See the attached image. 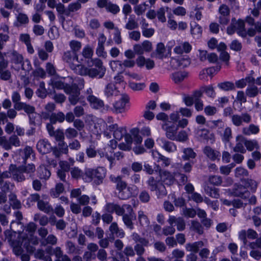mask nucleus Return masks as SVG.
Returning a JSON list of instances; mask_svg holds the SVG:
<instances>
[{"mask_svg":"<svg viewBox=\"0 0 261 261\" xmlns=\"http://www.w3.org/2000/svg\"><path fill=\"white\" fill-rule=\"evenodd\" d=\"M259 131V127L254 124H251L248 127H244L242 129L243 134L247 136H249L251 134H257Z\"/></svg>","mask_w":261,"mask_h":261,"instance_id":"obj_30","label":"nucleus"},{"mask_svg":"<svg viewBox=\"0 0 261 261\" xmlns=\"http://www.w3.org/2000/svg\"><path fill=\"white\" fill-rule=\"evenodd\" d=\"M37 96L41 98H44L46 97L47 91L45 88V84L44 82H40L38 89L36 91Z\"/></svg>","mask_w":261,"mask_h":261,"instance_id":"obj_47","label":"nucleus"},{"mask_svg":"<svg viewBox=\"0 0 261 261\" xmlns=\"http://www.w3.org/2000/svg\"><path fill=\"white\" fill-rule=\"evenodd\" d=\"M37 148L41 153L45 154L49 152L50 145L47 141L44 139L40 140L37 143Z\"/></svg>","mask_w":261,"mask_h":261,"instance_id":"obj_26","label":"nucleus"},{"mask_svg":"<svg viewBox=\"0 0 261 261\" xmlns=\"http://www.w3.org/2000/svg\"><path fill=\"white\" fill-rule=\"evenodd\" d=\"M38 208L41 211L46 214L53 213L54 209L48 202L43 200L39 201L37 203Z\"/></svg>","mask_w":261,"mask_h":261,"instance_id":"obj_27","label":"nucleus"},{"mask_svg":"<svg viewBox=\"0 0 261 261\" xmlns=\"http://www.w3.org/2000/svg\"><path fill=\"white\" fill-rule=\"evenodd\" d=\"M63 60L68 64L70 68L74 67L75 63H79V59L76 53H74L70 50L64 53Z\"/></svg>","mask_w":261,"mask_h":261,"instance_id":"obj_14","label":"nucleus"},{"mask_svg":"<svg viewBox=\"0 0 261 261\" xmlns=\"http://www.w3.org/2000/svg\"><path fill=\"white\" fill-rule=\"evenodd\" d=\"M65 134L67 138L73 139L76 137L78 132L76 129L72 127H68L65 129Z\"/></svg>","mask_w":261,"mask_h":261,"instance_id":"obj_53","label":"nucleus"},{"mask_svg":"<svg viewBox=\"0 0 261 261\" xmlns=\"http://www.w3.org/2000/svg\"><path fill=\"white\" fill-rule=\"evenodd\" d=\"M108 129L113 132V136L117 140H120L126 134V130L122 127H119L117 124H112L108 126Z\"/></svg>","mask_w":261,"mask_h":261,"instance_id":"obj_17","label":"nucleus"},{"mask_svg":"<svg viewBox=\"0 0 261 261\" xmlns=\"http://www.w3.org/2000/svg\"><path fill=\"white\" fill-rule=\"evenodd\" d=\"M69 94L68 100L72 105H75L79 101L80 91L79 90L76 84H72L69 92H66Z\"/></svg>","mask_w":261,"mask_h":261,"instance_id":"obj_13","label":"nucleus"},{"mask_svg":"<svg viewBox=\"0 0 261 261\" xmlns=\"http://www.w3.org/2000/svg\"><path fill=\"white\" fill-rule=\"evenodd\" d=\"M217 132L222 141L225 143L228 142L232 137L231 128L230 127L227 126L224 130H218Z\"/></svg>","mask_w":261,"mask_h":261,"instance_id":"obj_24","label":"nucleus"},{"mask_svg":"<svg viewBox=\"0 0 261 261\" xmlns=\"http://www.w3.org/2000/svg\"><path fill=\"white\" fill-rule=\"evenodd\" d=\"M202 30L198 24L194 23L191 24V33L194 38H199L202 34Z\"/></svg>","mask_w":261,"mask_h":261,"instance_id":"obj_37","label":"nucleus"},{"mask_svg":"<svg viewBox=\"0 0 261 261\" xmlns=\"http://www.w3.org/2000/svg\"><path fill=\"white\" fill-rule=\"evenodd\" d=\"M139 24L137 21L133 18H129L126 22L125 28L126 30H133L136 29L138 28Z\"/></svg>","mask_w":261,"mask_h":261,"instance_id":"obj_50","label":"nucleus"},{"mask_svg":"<svg viewBox=\"0 0 261 261\" xmlns=\"http://www.w3.org/2000/svg\"><path fill=\"white\" fill-rule=\"evenodd\" d=\"M96 256L100 261H107V253L102 248H100L98 250Z\"/></svg>","mask_w":261,"mask_h":261,"instance_id":"obj_63","label":"nucleus"},{"mask_svg":"<svg viewBox=\"0 0 261 261\" xmlns=\"http://www.w3.org/2000/svg\"><path fill=\"white\" fill-rule=\"evenodd\" d=\"M242 183L246 187V189L249 188L252 192H255L258 186V183L255 180L250 178H245L242 180Z\"/></svg>","mask_w":261,"mask_h":261,"instance_id":"obj_32","label":"nucleus"},{"mask_svg":"<svg viewBox=\"0 0 261 261\" xmlns=\"http://www.w3.org/2000/svg\"><path fill=\"white\" fill-rule=\"evenodd\" d=\"M87 100L95 109H99L104 107L103 101L93 95H90Z\"/></svg>","mask_w":261,"mask_h":261,"instance_id":"obj_25","label":"nucleus"},{"mask_svg":"<svg viewBox=\"0 0 261 261\" xmlns=\"http://www.w3.org/2000/svg\"><path fill=\"white\" fill-rule=\"evenodd\" d=\"M203 153L212 161H215L220 156L219 151L215 150L208 146L204 148Z\"/></svg>","mask_w":261,"mask_h":261,"instance_id":"obj_22","label":"nucleus"},{"mask_svg":"<svg viewBox=\"0 0 261 261\" xmlns=\"http://www.w3.org/2000/svg\"><path fill=\"white\" fill-rule=\"evenodd\" d=\"M182 158L184 160H189L193 159L196 156V153L191 148L185 149L183 151Z\"/></svg>","mask_w":261,"mask_h":261,"instance_id":"obj_51","label":"nucleus"},{"mask_svg":"<svg viewBox=\"0 0 261 261\" xmlns=\"http://www.w3.org/2000/svg\"><path fill=\"white\" fill-rule=\"evenodd\" d=\"M159 173L161 181L165 184L171 185L174 183L175 181L174 177L170 173L161 170L159 171Z\"/></svg>","mask_w":261,"mask_h":261,"instance_id":"obj_21","label":"nucleus"},{"mask_svg":"<svg viewBox=\"0 0 261 261\" xmlns=\"http://www.w3.org/2000/svg\"><path fill=\"white\" fill-rule=\"evenodd\" d=\"M5 239L7 240L10 246L13 248L14 254L19 256L23 252L21 247L23 245L27 251L29 253H33L35 248L30 245V243L34 245L38 244L39 241L37 237L32 234H28L24 231L19 232L18 233L14 231L11 228L4 231Z\"/></svg>","mask_w":261,"mask_h":261,"instance_id":"obj_1","label":"nucleus"},{"mask_svg":"<svg viewBox=\"0 0 261 261\" xmlns=\"http://www.w3.org/2000/svg\"><path fill=\"white\" fill-rule=\"evenodd\" d=\"M32 74L36 79L44 78L46 75V73L44 69L38 68L33 71Z\"/></svg>","mask_w":261,"mask_h":261,"instance_id":"obj_62","label":"nucleus"},{"mask_svg":"<svg viewBox=\"0 0 261 261\" xmlns=\"http://www.w3.org/2000/svg\"><path fill=\"white\" fill-rule=\"evenodd\" d=\"M116 92V88L115 87V86L111 83L108 84L106 86L104 91L105 95L107 98H109L113 96Z\"/></svg>","mask_w":261,"mask_h":261,"instance_id":"obj_44","label":"nucleus"},{"mask_svg":"<svg viewBox=\"0 0 261 261\" xmlns=\"http://www.w3.org/2000/svg\"><path fill=\"white\" fill-rule=\"evenodd\" d=\"M191 228L199 234H202L203 233V228L201 224L197 221H192Z\"/></svg>","mask_w":261,"mask_h":261,"instance_id":"obj_54","label":"nucleus"},{"mask_svg":"<svg viewBox=\"0 0 261 261\" xmlns=\"http://www.w3.org/2000/svg\"><path fill=\"white\" fill-rule=\"evenodd\" d=\"M152 155L153 158L158 162L162 161L165 166H168L170 164V160L168 158L161 154L158 151H153Z\"/></svg>","mask_w":261,"mask_h":261,"instance_id":"obj_39","label":"nucleus"},{"mask_svg":"<svg viewBox=\"0 0 261 261\" xmlns=\"http://www.w3.org/2000/svg\"><path fill=\"white\" fill-rule=\"evenodd\" d=\"M218 87L224 91H229L234 89L233 83L230 82H225L218 84Z\"/></svg>","mask_w":261,"mask_h":261,"instance_id":"obj_52","label":"nucleus"},{"mask_svg":"<svg viewBox=\"0 0 261 261\" xmlns=\"http://www.w3.org/2000/svg\"><path fill=\"white\" fill-rule=\"evenodd\" d=\"M91 62H92V65L94 66L96 68L106 73V68L103 65V63L100 59L95 58L92 59Z\"/></svg>","mask_w":261,"mask_h":261,"instance_id":"obj_49","label":"nucleus"},{"mask_svg":"<svg viewBox=\"0 0 261 261\" xmlns=\"http://www.w3.org/2000/svg\"><path fill=\"white\" fill-rule=\"evenodd\" d=\"M17 25H21L29 23V19L27 14L23 13H19L16 16Z\"/></svg>","mask_w":261,"mask_h":261,"instance_id":"obj_40","label":"nucleus"},{"mask_svg":"<svg viewBox=\"0 0 261 261\" xmlns=\"http://www.w3.org/2000/svg\"><path fill=\"white\" fill-rule=\"evenodd\" d=\"M179 122L172 126H168L166 129V136L171 140H178L179 133L178 132Z\"/></svg>","mask_w":261,"mask_h":261,"instance_id":"obj_19","label":"nucleus"},{"mask_svg":"<svg viewBox=\"0 0 261 261\" xmlns=\"http://www.w3.org/2000/svg\"><path fill=\"white\" fill-rule=\"evenodd\" d=\"M11 62L14 63L15 64H21V68L23 70H30L31 66L30 63L28 64V67L25 69L23 65V57L22 55L20 54L19 53L15 50H13L11 53Z\"/></svg>","mask_w":261,"mask_h":261,"instance_id":"obj_15","label":"nucleus"},{"mask_svg":"<svg viewBox=\"0 0 261 261\" xmlns=\"http://www.w3.org/2000/svg\"><path fill=\"white\" fill-rule=\"evenodd\" d=\"M132 239L135 242L134 250L137 255H143L145 253V247H147L149 244V241L141 237L138 233L134 232L132 234Z\"/></svg>","mask_w":261,"mask_h":261,"instance_id":"obj_5","label":"nucleus"},{"mask_svg":"<svg viewBox=\"0 0 261 261\" xmlns=\"http://www.w3.org/2000/svg\"><path fill=\"white\" fill-rule=\"evenodd\" d=\"M236 140L237 143L233 147V150L236 152L245 153L246 151V149L243 146V144H245V137L241 135H239L236 137Z\"/></svg>","mask_w":261,"mask_h":261,"instance_id":"obj_20","label":"nucleus"},{"mask_svg":"<svg viewBox=\"0 0 261 261\" xmlns=\"http://www.w3.org/2000/svg\"><path fill=\"white\" fill-rule=\"evenodd\" d=\"M42 115L45 119L49 118L51 123L56 124L57 122L62 123L65 119L64 114L61 112L52 113L50 116L46 113H42Z\"/></svg>","mask_w":261,"mask_h":261,"instance_id":"obj_18","label":"nucleus"},{"mask_svg":"<svg viewBox=\"0 0 261 261\" xmlns=\"http://www.w3.org/2000/svg\"><path fill=\"white\" fill-rule=\"evenodd\" d=\"M51 85L54 88H56L57 89H63L66 93V92H69L70 87H71V85L65 84L60 81L53 82Z\"/></svg>","mask_w":261,"mask_h":261,"instance_id":"obj_33","label":"nucleus"},{"mask_svg":"<svg viewBox=\"0 0 261 261\" xmlns=\"http://www.w3.org/2000/svg\"><path fill=\"white\" fill-rule=\"evenodd\" d=\"M205 193L209 196L214 198H218L219 197V190L215 188L210 187L207 185L204 186Z\"/></svg>","mask_w":261,"mask_h":261,"instance_id":"obj_34","label":"nucleus"},{"mask_svg":"<svg viewBox=\"0 0 261 261\" xmlns=\"http://www.w3.org/2000/svg\"><path fill=\"white\" fill-rule=\"evenodd\" d=\"M202 92H205L210 97H214L215 95V93L212 86L201 87L200 91H197L196 93L199 96H201Z\"/></svg>","mask_w":261,"mask_h":261,"instance_id":"obj_38","label":"nucleus"},{"mask_svg":"<svg viewBox=\"0 0 261 261\" xmlns=\"http://www.w3.org/2000/svg\"><path fill=\"white\" fill-rule=\"evenodd\" d=\"M81 8L82 6L80 2H76L72 3L68 5L67 10L66 12V15L68 16L71 12L77 11Z\"/></svg>","mask_w":261,"mask_h":261,"instance_id":"obj_45","label":"nucleus"},{"mask_svg":"<svg viewBox=\"0 0 261 261\" xmlns=\"http://www.w3.org/2000/svg\"><path fill=\"white\" fill-rule=\"evenodd\" d=\"M109 230L112 234H116L118 237L121 238H123L124 236L123 232H120L116 222L112 223L110 227Z\"/></svg>","mask_w":261,"mask_h":261,"instance_id":"obj_41","label":"nucleus"},{"mask_svg":"<svg viewBox=\"0 0 261 261\" xmlns=\"http://www.w3.org/2000/svg\"><path fill=\"white\" fill-rule=\"evenodd\" d=\"M71 69L82 76H86L87 75L88 67L83 65L75 63L74 67L71 68Z\"/></svg>","mask_w":261,"mask_h":261,"instance_id":"obj_36","label":"nucleus"},{"mask_svg":"<svg viewBox=\"0 0 261 261\" xmlns=\"http://www.w3.org/2000/svg\"><path fill=\"white\" fill-rule=\"evenodd\" d=\"M20 143L19 138L15 135H12L9 140H7L5 136L0 137V145L7 150H10L12 146L16 147H19Z\"/></svg>","mask_w":261,"mask_h":261,"instance_id":"obj_6","label":"nucleus"},{"mask_svg":"<svg viewBox=\"0 0 261 261\" xmlns=\"http://www.w3.org/2000/svg\"><path fill=\"white\" fill-rule=\"evenodd\" d=\"M106 210L110 213L115 212L118 216L122 217V221L125 225L129 229L134 228L133 222L135 218L134 210L130 204H123L122 206L114 203H109L106 205Z\"/></svg>","mask_w":261,"mask_h":261,"instance_id":"obj_2","label":"nucleus"},{"mask_svg":"<svg viewBox=\"0 0 261 261\" xmlns=\"http://www.w3.org/2000/svg\"><path fill=\"white\" fill-rule=\"evenodd\" d=\"M70 173L72 177L75 179H77L81 177H83L84 174L82 170L77 167L72 168Z\"/></svg>","mask_w":261,"mask_h":261,"instance_id":"obj_59","label":"nucleus"},{"mask_svg":"<svg viewBox=\"0 0 261 261\" xmlns=\"http://www.w3.org/2000/svg\"><path fill=\"white\" fill-rule=\"evenodd\" d=\"M138 220L140 225L143 227H147L149 225V219L142 211L138 212Z\"/></svg>","mask_w":261,"mask_h":261,"instance_id":"obj_31","label":"nucleus"},{"mask_svg":"<svg viewBox=\"0 0 261 261\" xmlns=\"http://www.w3.org/2000/svg\"><path fill=\"white\" fill-rule=\"evenodd\" d=\"M258 89L254 85L248 86L246 90V94L249 97H254L258 95Z\"/></svg>","mask_w":261,"mask_h":261,"instance_id":"obj_46","label":"nucleus"},{"mask_svg":"<svg viewBox=\"0 0 261 261\" xmlns=\"http://www.w3.org/2000/svg\"><path fill=\"white\" fill-rule=\"evenodd\" d=\"M110 65L114 71L119 72L122 69V63L119 61H111Z\"/></svg>","mask_w":261,"mask_h":261,"instance_id":"obj_57","label":"nucleus"},{"mask_svg":"<svg viewBox=\"0 0 261 261\" xmlns=\"http://www.w3.org/2000/svg\"><path fill=\"white\" fill-rule=\"evenodd\" d=\"M70 47L74 53H76L82 47L81 43L75 40H72L69 43Z\"/></svg>","mask_w":261,"mask_h":261,"instance_id":"obj_58","label":"nucleus"},{"mask_svg":"<svg viewBox=\"0 0 261 261\" xmlns=\"http://www.w3.org/2000/svg\"><path fill=\"white\" fill-rule=\"evenodd\" d=\"M9 170L15 181L21 182L25 180L24 174L29 175L31 177L36 171V167L33 163L28 164L25 163L24 165L18 167L16 165L11 164L9 166Z\"/></svg>","mask_w":261,"mask_h":261,"instance_id":"obj_3","label":"nucleus"},{"mask_svg":"<svg viewBox=\"0 0 261 261\" xmlns=\"http://www.w3.org/2000/svg\"><path fill=\"white\" fill-rule=\"evenodd\" d=\"M258 234L254 230L249 228L247 230H242L239 233V238L243 241L244 245H247V238L254 240L257 238Z\"/></svg>","mask_w":261,"mask_h":261,"instance_id":"obj_11","label":"nucleus"},{"mask_svg":"<svg viewBox=\"0 0 261 261\" xmlns=\"http://www.w3.org/2000/svg\"><path fill=\"white\" fill-rule=\"evenodd\" d=\"M168 7H162L160 8L157 11L156 15L158 18L159 20L162 22L166 21V19L165 16V12L168 10Z\"/></svg>","mask_w":261,"mask_h":261,"instance_id":"obj_56","label":"nucleus"},{"mask_svg":"<svg viewBox=\"0 0 261 261\" xmlns=\"http://www.w3.org/2000/svg\"><path fill=\"white\" fill-rule=\"evenodd\" d=\"M134 10L137 16L142 15L146 10V5L145 3L134 5Z\"/></svg>","mask_w":261,"mask_h":261,"instance_id":"obj_48","label":"nucleus"},{"mask_svg":"<svg viewBox=\"0 0 261 261\" xmlns=\"http://www.w3.org/2000/svg\"><path fill=\"white\" fill-rule=\"evenodd\" d=\"M249 174L248 171L244 168L239 167L235 169V176L238 177L247 176Z\"/></svg>","mask_w":261,"mask_h":261,"instance_id":"obj_61","label":"nucleus"},{"mask_svg":"<svg viewBox=\"0 0 261 261\" xmlns=\"http://www.w3.org/2000/svg\"><path fill=\"white\" fill-rule=\"evenodd\" d=\"M245 146L249 151H252L259 148V145L257 141L255 140H247L245 138Z\"/></svg>","mask_w":261,"mask_h":261,"instance_id":"obj_43","label":"nucleus"},{"mask_svg":"<svg viewBox=\"0 0 261 261\" xmlns=\"http://www.w3.org/2000/svg\"><path fill=\"white\" fill-rule=\"evenodd\" d=\"M234 27L237 31L238 34L242 37L246 36V31L245 29V22L242 20L234 21Z\"/></svg>","mask_w":261,"mask_h":261,"instance_id":"obj_28","label":"nucleus"},{"mask_svg":"<svg viewBox=\"0 0 261 261\" xmlns=\"http://www.w3.org/2000/svg\"><path fill=\"white\" fill-rule=\"evenodd\" d=\"M231 118L232 124L236 126L242 125L243 122L249 123L251 121V116L247 113H244L241 115H232Z\"/></svg>","mask_w":261,"mask_h":261,"instance_id":"obj_9","label":"nucleus"},{"mask_svg":"<svg viewBox=\"0 0 261 261\" xmlns=\"http://www.w3.org/2000/svg\"><path fill=\"white\" fill-rule=\"evenodd\" d=\"M20 155L22 156L23 160L22 163L25 164L27 160L30 158L31 155L33 154L34 151L32 148L30 146H27L23 149L19 150Z\"/></svg>","mask_w":261,"mask_h":261,"instance_id":"obj_29","label":"nucleus"},{"mask_svg":"<svg viewBox=\"0 0 261 261\" xmlns=\"http://www.w3.org/2000/svg\"><path fill=\"white\" fill-rule=\"evenodd\" d=\"M66 246L69 253H79L80 250L77 249L74 244L71 241L66 243Z\"/></svg>","mask_w":261,"mask_h":261,"instance_id":"obj_64","label":"nucleus"},{"mask_svg":"<svg viewBox=\"0 0 261 261\" xmlns=\"http://www.w3.org/2000/svg\"><path fill=\"white\" fill-rule=\"evenodd\" d=\"M106 10L113 14H116L120 11V8L117 5L109 2Z\"/></svg>","mask_w":261,"mask_h":261,"instance_id":"obj_55","label":"nucleus"},{"mask_svg":"<svg viewBox=\"0 0 261 261\" xmlns=\"http://www.w3.org/2000/svg\"><path fill=\"white\" fill-rule=\"evenodd\" d=\"M112 180L116 184V189L119 191L118 197L121 199H126L129 197V193H126L127 184L121 179L119 176L112 177Z\"/></svg>","mask_w":261,"mask_h":261,"instance_id":"obj_7","label":"nucleus"},{"mask_svg":"<svg viewBox=\"0 0 261 261\" xmlns=\"http://www.w3.org/2000/svg\"><path fill=\"white\" fill-rule=\"evenodd\" d=\"M129 98L126 95H121V98L113 104L112 111L116 114L122 113L124 112L126 103L128 102Z\"/></svg>","mask_w":261,"mask_h":261,"instance_id":"obj_10","label":"nucleus"},{"mask_svg":"<svg viewBox=\"0 0 261 261\" xmlns=\"http://www.w3.org/2000/svg\"><path fill=\"white\" fill-rule=\"evenodd\" d=\"M151 191H155L159 196L165 195L167 193L164 185L155 180L153 177H150L147 181Z\"/></svg>","mask_w":261,"mask_h":261,"instance_id":"obj_8","label":"nucleus"},{"mask_svg":"<svg viewBox=\"0 0 261 261\" xmlns=\"http://www.w3.org/2000/svg\"><path fill=\"white\" fill-rule=\"evenodd\" d=\"M105 74V73L100 71L96 68H88L87 75H88L91 78H94L98 76V78L101 79L103 77Z\"/></svg>","mask_w":261,"mask_h":261,"instance_id":"obj_35","label":"nucleus"},{"mask_svg":"<svg viewBox=\"0 0 261 261\" xmlns=\"http://www.w3.org/2000/svg\"><path fill=\"white\" fill-rule=\"evenodd\" d=\"M64 191V187L61 183H58L56 185L55 188L50 191L51 196L54 197H58L59 195Z\"/></svg>","mask_w":261,"mask_h":261,"instance_id":"obj_42","label":"nucleus"},{"mask_svg":"<svg viewBox=\"0 0 261 261\" xmlns=\"http://www.w3.org/2000/svg\"><path fill=\"white\" fill-rule=\"evenodd\" d=\"M208 181L215 186L220 185L222 182V179L221 176L217 175L210 176L208 178Z\"/></svg>","mask_w":261,"mask_h":261,"instance_id":"obj_60","label":"nucleus"},{"mask_svg":"<svg viewBox=\"0 0 261 261\" xmlns=\"http://www.w3.org/2000/svg\"><path fill=\"white\" fill-rule=\"evenodd\" d=\"M106 176V171L102 167H98L95 169H87L85 170L83 179L86 182L93 181L99 185L101 184Z\"/></svg>","mask_w":261,"mask_h":261,"instance_id":"obj_4","label":"nucleus"},{"mask_svg":"<svg viewBox=\"0 0 261 261\" xmlns=\"http://www.w3.org/2000/svg\"><path fill=\"white\" fill-rule=\"evenodd\" d=\"M233 193L236 196L240 197L243 199H247L250 196V192L243 184L235 185Z\"/></svg>","mask_w":261,"mask_h":261,"instance_id":"obj_12","label":"nucleus"},{"mask_svg":"<svg viewBox=\"0 0 261 261\" xmlns=\"http://www.w3.org/2000/svg\"><path fill=\"white\" fill-rule=\"evenodd\" d=\"M8 66L7 60L0 61V78L4 81H8L11 77V73L9 70H5Z\"/></svg>","mask_w":261,"mask_h":261,"instance_id":"obj_16","label":"nucleus"},{"mask_svg":"<svg viewBox=\"0 0 261 261\" xmlns=\"http://www.w3.org/2000/svg\"><path fill=\"white\" fill-rule=\"evenodd\" d=\"M205 246L203 242L199 241L193 243H189L186 245V249L188 251L197 253Z\"/></svg>","mask_w":261,"mask_h":261,"instance_id":"obj_23","label":"nucleus"}]
</instances>
